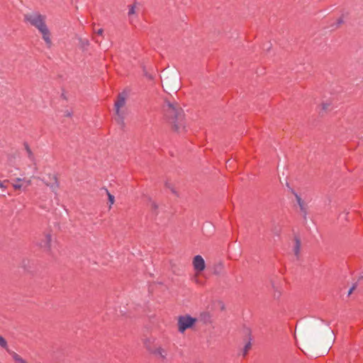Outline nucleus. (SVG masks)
I'll use <instances>...</instances> for the list:
<instances>
[{
    "mask_svg": "<svg viewBox=\"0 0 363 363\" xmlns=\"http://www.w3.org/2000/svg\"><path fill=\"white\" fill-rule=\"evenodd\" d=\"M51 179L52 182L50 183L47 184V185L50 187L52 191H55L57 190L59 186L57 179L55 175H52Z\"/></svg>",
    "mask_w": 363,
    "mask_h": 363,
    "instance_id": "6e6552de",
    "label": "nucleus"
},
{
    "mask_svg": "<svg viewBox=\"0 0 363 363\" xmlns=\"http://www.w3.org/2000/svg\"><path fill=\"white\" fill-rule=\"evenodd\" d=\"M294 251L295 255L298 257L300 251V242L297 239L296 240Z\"/></svg>",
    "mask_w": 363,
    "mask_h": 363,
    "instance_id": "ddd939ff",
    "label": "nucleus"
},
{
    "mask_svg": "<svg viewBox=\"0 0 363 363\" xmlns=\"http://www.w3.org/2000/svg\"><path fill=\"white\" fill-rule=\"evenodd\" d=\"M352 289H351L350 290V291H349V293H348V294H349V295L352 293Z\"/></svg>",
    "mask_w": 363,
    "mask_h": 363,
    "instance_id": "a211bd4d",
    "label": "nucleus"
},
{
    "mask_svg": "<svg viewBox=\"0 0 363 363\" xmlns=\"http://www.w3.org/2000/svg\"><path fill=\"white\" fill-rule=\"evenodd\" d=\"M106 194H107L108 199V201H109V208H111V206L115 202V197L108 190H106Z\"/></svg>",
    "mask_w": 363,
    "mask_h": 363,
    "instance_id": "f8f14e48",
    "label": "nucleus"
},
{
    "mask_svg": "<svg viewBox=\"0 0 363 363\" xmlns=\"http://www.w3.org/2000/svg\"><path fill=\"white\" fill-rule=\"evenodd\" d=\"M296 201H297V203L300 207V209L301 211H303V213L304 214L306 213V207H305V204L303 203V201L301 200V199L300 198L299 196H298L297 194H296Z\"/></svg>",
    "mask_w": 363,
    "mask_h": 363,
    "instance_id": "9d476101",
    "label": "nucleus"
},
{
    "mask_svg": "<svg viewBox=\"0 0 363 363\" xmlns=\"http://www.w3.org/2000/svg\"><path fill=\"white\" fill-rule=\"evenodd\" d=\"M196 322L197 319L189 315H180L177 319L178 331L184 333L186 330L192 328Z\"/></svg>",
    "mask_w": 363,
    "mask_h": 363,
    "instance_id": "7ed1b4c3",
    "label": "nucleus"
},
{
    "mask_svg": "<svg viewBox=\"0 0 363 363\" xmlns=\"http://www.w3.org/2000/svg\"><path fill=\"white\" fill-rule=\"evenodd\" d=\"M150 343V340H147L145 342V347L151 354L155 355L156 357L162 359H166L167 356V351L166 349L162 347L161 346H158L155 348L152 347Z\"/></svg>",
    "mask_w": 363,
    "mask_h": 363,
    "instance_id": "39448f33",
    "label": "nucleus"
},
{
    "mask_svg": "<svg viewBox=\"0 0 363 363\" xmlns=\"http://www.w3.org/2000/svg\"><path fill=\"white\" fill-rule=\"evenodd\" d=\"M25 20L38 30L46 45L50 47L52 45L51 35L45 24V17L39 13H32L25 15Z\"/></svg>",
    "mask_w": 363,
    "mask_h": 363,
    "instance_id": "f03ea898",
    "label": "nucleus"
},
{
    "mask_svg": "<svg viewBox=\"0 0 363 363\" xmlns=\"http://www.w3.org/2000/svg\"><path fill=\"white\" fill-rule=\"evenodd\" d=\"M97 34L101 35L103 33V29L100 28L96 31Z\"/></svg>",
    "mask_w": 363,
    "mask_h": 363,
    "instance_id": "f3484780",
    "label": "nucleus"
},
{
    "mask_svg": "<svg viewBox=\"0 0 363 363\" xmlns=\"http://www.w3.org/2000/svg\"><path fill=\"white\" fill-rule=\"evenodd\" d=\"M125 104V96L124 94H120L118 96V99L115 103L116 111L118 116H121V108Z\"/></svg>",
    "mask_w": 363,
    "mask_h": 363,
    "instance_id": "0eeeda50",
    "label": "nucleus"
},
{
    "mask_svg": "<svg viewBox=\"0 0 363 363\" xmlns=\"http://www.w3.org/2000/svg\"><path fill=\"white\" fill-rule=\"evenodd\" d=\"M252 343L250 340L245 344L244 347L243 355H246L248 351L251 349Z\"/></svg>",
    "mask_w": 363,
    "mask_h": 363,
    "instance_id": "4468645a",
    "label": "nucleus"
},
{
    "mask_svg": "<svg viewBox=\"0 0 363 363\" xmlns=\"http://www.w3.org/2000/svg\"><path fill=\"white\" fill-rule=\"evenodd\" d=\"M164 111L165 117L172 124L177 131L181 132L184 130L183 111L177 107V104L167 101L164 105Z\"/></svg>",
    "mask_w": 363,
    "mask_h": 363,
    "instance_id": "f257e3e1",
    "label": "nucleus"
},
{
    "mask_svg": "<svg viewBox=\"0 0 363 363\" xmlns=\"http://www.w3.org/2000/svg\"><path fill=\"white\" fill-rule=\"evenodd\" d=\"M51 241V236L50 235H46V243L45 244V247L49 248L50 242Z\"/></svg>",
    "mask_w": 363,
    "mask_h": 363,
    "instance_id": "dca6fc26",
    "label": "nucleus"
},
{
    "mask_svg": "<svg viewBox=\"0 0 363 363\" xmlns=\"http://www.w3.org/2000/svg\"><path fill=\"white\" fill-rule=\"evenodd\" d=\"M192 264L196 274H199L206 267L205 261L201 255H196L193 259Z\"/></svg>",
    "mask_w": 363,
    "mask_h": 363,
    "instance_id": "423d86ee",
    "label": "nucleus"
},
{
    "mask_svg": "<svg viewBox=\"0 0 363 363\" xmlns=\"http://www.w3.org/2000/svg\"><path fill=\"white\" fill-rule=\"evenodd\" d=\"M12 187L16 191H26L31 185V180L28 178H16L11 182Z\"/></svg>",
    "mask_w": 363,
    "mask_h": 363,
    "instance_id": "20e7f679",
    "label": "nucleus"
},
{
    "mask_svg": "<svg viewBox=\"0 0 363 363\" xmlns=\"http://www.w3.org/2000/svg\"><path fill=\"white\" fill-rule=\"evenodd\" d=\"M135 13H136V5L135 4L130 5L128 6V17L131 21H132V16H134Z\"/></svg>",
    "mask_w": 363,
    "mask_h": 363,
    "instance_id": "1a4fd4ad",
    "label": "nucleus"
},
{
    "mask_svg": "<svg viewBox=\"0 0 363 363\" xmlns=\"http://www.w3.org/2000/svg\"><path fill=\"white\" fill-rule=\"evenodd\" d=\"M0 186H1V187H4V186H3V185H2V184H1V182H0Z\"/></svg>",
    "mask_w": 363,
    "mask_h": 363,
    "instance_id": "6ab92c4d",
    "label": "nucleus"
},
{
    "mask_svg": "<svg viewBox=\"0 0 363 363\" xmlns=\"http://www.w3.org/2000/svg\"><path fill=\"white\" fill-rule=\"evenodd\" d=\"M0 346H1L4 348H6L7 342L6 340L0 335Z\"/></svg>",
    "mask_w": 363,
    "mask_h": 363,
    "instance_id": "2eb2a0df",
    "label": "nucleus"
},
{
    "mask_svg": "<svg viewBox=\"0 0 363 363\" xmlns=\"http://www.w3.org/2000/svg\"><path fill=\"white\" fill-rule=\"evenodd\" d=\"M12 357L15 363H27L21 357H20L16 353H13L12 354Z\"/></svg>",
    "mask_w": 363,
    "mask_h": 363,
    "instance_id": "9b49d317",
    "label": "nucleus"
}]
</instances>
